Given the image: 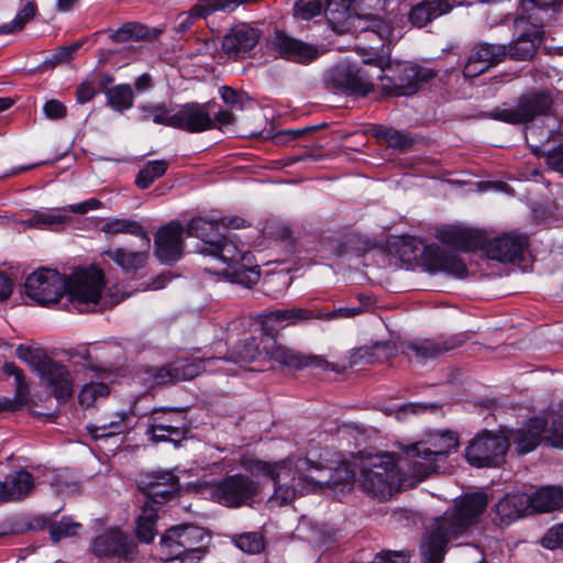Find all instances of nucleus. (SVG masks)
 Wrapping results in <instances>:
<instances>
[{
    "label": "nucleus",
    "mask_w": 563,
    "mask_h": 563,
    "mask_svg": "<svg viewBox=\"0 0 563 563\" xmlns=\"http://www.w3.org/2000/svg\"><path fill=\"white\" fill-rule=\"evenodd\" d=\"M459 446L457 434L452 431L432 432L412 445V451L424 454L438 463L440 459L446 457Z\"/></svg>",
    "instance_id": "nucleus-19"
},
{
    "label": "nucleus",
    "mask_w": 563,
    "mask_h": 563,
    "mask_svg": "<svg viewBox=\"0 0 563 563\" xmlns=\"http://www.w3.org/2000/svg\"><path fill=\"white\" fill-rule=\"evenodd\" d=\"M147 375L148 377L146 378V382L152 386L166 383H177V380L174 379L172 362L165 366L148 369Z\"/></svg>",
    "instance_id": "nucleus-58"
},
{
    "label": "nucleus",
    "mask_w": 563,
    "mask_h": 563,
    "mask_svg": "<svg viewBox=\"0 0 563 563\" xmlns=\"http://www.w3.org/2000/svg\"><path fill=\"white\" fill-rule=\"evenodd\" d=\"M176 129L199 133L216 126L206 103H186L177 107Z\"/></svg>",
    "instance_id": "nucleus-24"
},
{
    "label": "nucleus",
    "mask_w": 563,
    "mask_h": 563,
    "mask_svg": "<svg viewBox=\"0 0 563 563\" xmlns=\"http://www.w3.org/2000/svg\"><path fill=\"white\" fill-rule=\"evenodd\" d=\"M107 106L118 112L129 110L134 104V91L128 84L113 86L104 91Z\"/></svg>",
    "instance_id": "nucleus-43"
},
{
    "label": "nucleus",
    "mask_w": 563,
    "mask_h": 563,
    "mask_svg": "<svg viewBox=\"0 0 563 563\" xmlns=\"http://www.w3.org/2000/svg\"><path fill=\"white\" fill-rule=\"evenodd\" d=\"M371 563H408V556L402 552H382Z\"/></svg>",
    "instance_id": "nucleus-64"
},
{
    "label": "nucleus",
    "mask_w": 563,
    "mask_h": 563,
    "mask_svg": "<svg viewBox=\"0 0 563 563\" xmlns=\"http://www.w3.org/2000/svg\"><path fill=\"white\" fill-rule=\"evenodd\" d=\"M147 36V31L143 25L128 23L111 33V40L117 43L130 40H142Z\"/></svg>",
    "instance_id": "nucleus-53"
},
{
    "label": "nucleus",
    "mask_w": 563,
    "mask_h": 563,
    "mask_svg": "<svg viewBox=\"0 0 563 563\" xmlns=\"http://www.w3.org/2000/svg\"><path fill=\"white\" fill-rule=\"evenodd\" d=\"M200 253L218 261L223 267L217 268L214 273L224 275L232 283L251 287L260 279V266L254 256L241 249L234 236L223 234L212 246L200 249Z\"/></svg>",
    "instance_id": "nucleus-4"
},
{
    "label": "nucleus",
    "mask_w": 563,
    "mask_h": 563,
    "mask_svg": "<svg viewBox=\"0 0 563 563\" xmlns=\"http://www.w3.org/2000/svg\"><path fill=\"white\" fill-rule=\"evenodd\" d=\"M97 93L98 89L96 88L95 80L87 78L77 87L76 101L80 104L87 103L91 101Z\"/></svg>",
    "instance_id": "nucleus-62"
},
{
    "label": "nucleus",
    "mask_w": 563,
    "mask_h": 563,
    "mask_svg": "<svg viewBox=\"0 0 563 563\" xmlns=\"http://www.w3.org/2000/svg\"><path fill=\"white\" fill-rule=\"evenodd\" d=\"M80 528L79 522H75L70 518H63L59 522L51 526L49 534L52 540L57 542L63 538L76 536Z\"/></svg>",
    "instance_id": "nucleus-55"
},
{
    "label": "nucleus",
    "mask_w": 563,
    "mask_h": 563,
    "mask_svg": "<svg viewBox=\"0 0 563 563\" xmlns=\"http://www.w3.org/2000/svg\"><path fill=\"white\" fill-rule=\"evenodd\" d=\"M435 239L461 251H473L484 244V233L482 231L455 225L438 228Z\"/></svg>",
    "instance_id": "nucleus-22"
},
{
    "label": "nucleus",
    "mask_w": 563,
    "mask_h": 563,
    "mask_svg": "<svg viewBox=\"0 0 563 563\" xmlns=\"http://www.w3.org/2000/svg\"><path fill=\"white\" fill-rule=\"evenodd\" d=\"M272 45L283 58L296 63H310L319 55V51L316 46L290 37L282 31L275 32L272 38Z\"/></svg>",
    "instance_id": "nucleus-21"
},
{
    "label": "nucleus",
    "mask_w": 563,
    "mask_h": 563,
    "mask_svg": "<svg viewBox=\"0 0 563 563\" xmlns=\"http://www.w3.org/2000/svg\"><path fill=\"white\" fill-rule=\"evenodd\" d=\"M260 483L245 474H234L219 481L212 488V499L229 508L250 505L260 494Z\"/></svg>",
    "instance_id": "nucleus-11"
},
{
    "label": "nucleus",
    "mask_w": 563,
    "mask_h": 563,
    "mask_svg": "<svg viewBox=\"0 0 563 563\" xmlns=\"http://www.w3.org/2000/svg\"><path fill=\"white\" fill-rule=\"evenodd\" d=\"M142 489L152 505L170 499L179 489L178 478L169 471L153 472L142 482Z\"/></svg>",
    "instance_id": "nucleus-23"
},
{
    "label": "nucleus",
    "mask_w": 563,
    "mask_h": 563,
    "mask_svg": "<svg viewBox=\"0 0 563 563\" xmlns=\"http://www.w3.org/2000/svg\"><path fill=\"white\" fill-rule=\"evenodd\" d=\"M225 362L223 358L213 356H203L201 358L177 357L172 361L174 379L177 382L190 380L202 372H216L220 367H216V363Z\"/></svg>",
    "instance_id": "nucleus-32"
},
{
    "label": "nucleus",
    "mask_w": 563,
    "mask_h": 563,
    "mask_svg": "<svg viewBox=\"0 0 563 563\" xmlns=\"http://www.w3.org/2000/svg\"><path fill=\"white\" fill-rule=\"evenodd\" d=\"M67 279L55 269L41 268L25 282V294L34 302L48 306L66 294Z\"/></svg>",
    "instance_id": "nucleus-14"
},
{
    "label": "nucleus",
    "mask_w": 563,
    "mask_h": 563,
    "mask_svg": "<svg viewBox=\"0 0 563 563\" xmlns=\"http://www.w3.org/2000/svg\"><path fill=\"white\" fill-rule=\"evenodd\" d=\"M321 0H299L295 3L294 15L301 20H310L322 11Z\"/></svg>",
    "instance_id": "nucleus-57"
},
{
    "label": "nucleus",
    "mask_w": 563,
    "mask_h": 563,
    "mask_svg": "<svg viewBox=\"0 0 563 563\" xmlns=\"http://www.w3.org/2000/svg\"><path fill=\"white\" fill-rule=\"evenodd\" d=\"M244 465L252 475L267 476L274 482V494L268 503L278 507L289 504L298 495L321 490L323 485L344 493L350 492L355 483V472L346 463L340 464L334 471L320 467L309 459H287L274 463L256 460Z\"/></svg>",
    "instance_id": "nucleus-1"
},
{
    "label": "nucleus",
    "mask_w": 563,
    "mask_h": 563,
    "mask_svg": "<svg viewBox=\"0 0 563 563\" xmlns=\"http://www.w3.org/2000/svg\"><path fill=\"white\" fill-rule=\"evenodd\" d=\"M101 231L106 234H120L128 233L139 236L143 240V246L146 249L151 247V239L143 227L130 219H110L104 222L101 227Z\"/></svg>",
    "instance_id": "nucleus-41"
},
{
    "label": "nucleus",
    "mask_w": 563,
    "mask_h": 563,
    "mask_svg": "<svg viewBox=\"0 0 563 563\" xmlns=\"http://www.w3.org/2000/svg\"><path fill=\"white\" fill-rule=\"evenodd\" d=\"M316 319H327L332 320L336 318H352L360 313H362V308L355 307V308H347V307H341L334 310H314Z\"/></svg>",
    "instance_id": "nucleus-61"
},
{
    "label": "nucleus",
    "mask_w": 563,
    "mask_h": 563,
    "mask_svg": "<svg viewBox=\"0 0 563 563\" xmlns=\"http://www.w3.org/2000/svg\"><path fill=\"white\" fill-rule=\"evenodd\" d=\"M506 55L507 47L505 45L484 43L474 47L468 57L489 69L500 63Z\"/></svg>",
    "instance_id": "nucleus-42"
},
{
    "label": "nucleus",
    "mask_w": 563,
    "mask_h": 563,
    "mask_svg": "<svg viewBox=\"0 0 563 563\" xmlns=\"http://www.w3.org/2000/svg\"><path fill=\"white\" fill-rule=\"evenodd\" d=\"M142 120H152L156 124L166 125L176 129L177 124V107L169 108L166 104L142 106Z\"/></svg>",
    "instance_id": "nucleus-44"
},
{
    "label": "nucleus",
    "mask_w": 563,
    "mask_h": 563,
    "mask_svg": "<svg viewBox=\"0 0 563 563\" xmlns=\"http://www.w3.org/2000/svg\"><path fill=\"white\" fill-rule=\"evenodd\" d=\"M168 169V162L165 159H155L148 162L137 173L135 184L141 189L148 188L156 179L166 174Z\"/></svg>",
    "instance_id": "nucleus-47"
},
{
    "label": "nucleus",
    "mask_w": 563,
    "mask_h": 563,
    "mask_svg": "<svg viewBox=\"0 0 563 563\" xmlns=\"http://www.w3.org/2000/svg\"><path fill=\"white\" fill-rule=\"evenodd\" d=\"M530 499L527 493L505 495L495 506V515L499 525L508 526L514 521L530 515Z\"/></svg>",
    "instance_id": "nucleus-27"
},
{
    "label": "nucleus",
    "mask_w": 563,
    "mask_h": 563,
    "mask_svg": "<svg viewBox=\"0 0 563 563\" xmlns=\"http://www.w3.org/2000/svg\"><path fill=\"white\" fill-rule=\"evenodd\" d=\"M34 487L33 476L25 470L12 472L0 483L2 501L19 500L29 495Z\"/></svg>",
    "instance_id": "nucleus-35"
},
{
    "label": "nucleus",
    "mask_w": 563,
    "mask_h": 563,
    "mask_svg": "<svg viewBox=\"0 0 563 563\" xmlns=\"http://www.w3.org/2000/svg\"><path fill=\"white\" fill-rule=\"evenodd\" d=\"M110 394L108 385L103 383H88L79 390L78 400L82 407L92 406L99 398H106Z\"/></svg>",
    "instance_id": "nucleus-51"
},
{
    "label": "nucleus",
    "mask_w": 563,
    "mask_h": 563,
    "mask_svg": "<svg viewBox=\"0 0 563 563\" xmlns=\"http://www.w3.org/2000/svg\"><path fill=\"white\" fill-rule=\"evenodd\" d=\"M220 229L219 221L197 217L187 224L186 234L200 239L202 242L201 249H206L212 246L224 234L220 232Z\"/></svg>",
    "instance_id": "nucleus-40"
},
{
    "label": "nucleus",
    "mask_w": 563,
    "mask_h": 563,
    "mask_svg": "<svg viewBox=\"0 0 563 563\" xmlns=\"http://www.w3.org/2000/svg\"><path fill=\"white\" fill-rule=\"evenodd\" d=\"M156 520L157 509L150 501H146L136 521V536L141 541L150 543L154 540Z\"/></svg>",
    "instance_id": "nucleus-45"
},
{
    "label": "nucleus",
    "mask_w": 563,
    "mask_h": 563,
    "mask_svg": "<svg viewBox=\"0 0 563 563\" xmlns=\"http://www.w3.org/2000/svg\"><path fill=\"white\" fill-rule=\"evenodd\" d=\"M29 401V386H22L15 389L13 398L0 399V413L13 412L21 409Z\"/></svg>",
    "instance_id": "nucleus-56"
},
{
    "label": "nucleus",
    "mask_w": 563,
    "mask_h": 563,
    "mask_svg": "<svg viewBox=\"0 0 563 563\" xmlns=\"http://www.w3.org/2000/svg\"><path fill=\"white\" fill-rule=\"evenodd\" d=\"M544 432L545 420L542 418H532L525 427L507 432L506 438L508 439V446L512 443L516 445L518 454H527L534 450L542 440L544 441Z\"/></svg>",
    "instance_id": "nucleus-25"
},
{
    "label": "nucleus",
    "mask_w": 563,
    "mask_h": 563,
    "mask_svg": "<svg viewBox=\"0 0 563 563\" xmlns=\"http://www.w3.org/2000/svg\"><path fill=\"white\" fill-rule=\"evenodd\" d=\"M374 131L375 136L380 141H385L388 144V146L395 148H406L409 147L411 144V141L397 130L379 126Z\"/></svg>",
    "instance_id": "nucleus-52"
},
{
    "label": "nucleus",
    "mask_w": 563,
    "mask_h": 563,
    "mask_svg": "<svg viewBox=\"0 0 563 563\" xmlns=\"http://www.w3.org/2000/svg\"><path fill=\"white\" fill-rule=\"evenodd\" d=\"M260 33L256 29L239 24L224 36L222 47L228 55L239 57L254 48Z\"/></svg>",
    "instance_id": "nucleus-29"
},
{
    "label": "nucleus",
    "mask_w": 563,
    "mask_h": 563,
    "mask_svg": "<svg viewBox=\"0 0 563 563\" xmlns=\"http://www.w3.org/2000/svg\"><path fill=\"white\" fill-rule=\"evenodd\" d=\"M364 66L344 64L338 66L332 73V81L347 93L366 96L374 91L376 77L374 71L375 57L363 58Z\"/></svg>",
    "instance_id": "nucleus-13"
},
{
    "label": "nucleus",
    "mask_w": 563,
    "mask_h": 563,
    "mask_svg": "<svg viewBox=\"0 0 563 563\" xmlns=\"http://www.w3.org/2000/svg\"><path fill=\"white\" fill-rule=\"evenodd\" d=\"M188 431L185 412L176 409H155L148 417L146 433L154 442H178Z\"/></svg>",
    "instance_id": "nucleus-15"
},
{
    "label": "nucleus",
    "mask_w": 563,
    "mask_h": 563,
    "mask_svg": "<svg viewBox=\"0 0 563 563\" xmlns=\"http://www.w3.org/2000/svg\"><path fill=\"white\" fill-rule=\"evenodd\" d=\"M131 412L118 411L102 416L97 423L87 426V431L95 438H107L123 434L132 429Z\"/></svg>",
    "instance_id": "nucleus-30"
},
{
    "label": "nucleus",
    "mask_w": 563,
    "mask_h": 563,
    "mask_svg": "<svg viewBox=\"0 0 563 563\" xmlns=\"http://www.w3.org/2000/svg\"><path fill=\"white\" fill-rule=\"evenodd\" d=\"M543 27L544 26L531 25V23H526L525 29L516 27L521 34L509 44L507 55L516 60H528L532 58L540 44Z\"/></svg>",
    "instance_id": "nucleus-28"
},
{
    "label": "nucleus",
    "mask_w": 563,
    "mask_h": 563,
    "mask_svg": "<svg viewBox=\"0 0 563 563\" xmlns=\"http://www.w3.org/2000/svg\"><path fill=\"white\" fill-rule=\"evenodd\" d=\"M231 541L236 548L247 554L261 553L265 548L264 537L257 531L233 534Z\"/></svg>",
    "instance_id": "nucleus-48"
},
{
    "label": "nucleus",
    "mask_w": 563,
    "mask_h": 563,
    "mask_svg": "<svg viewBox=\"0 0 563 563\" xmlns=\"http://www.w3.org/2000/svg\"><path fill=\"white\" fill-rule=\"evenodd\" d=\"M390 251L402 263L411 264L421 260L432 273L441 272L457 278L467 276L466 264L457 254L444 251L435 244L423 245L421 240L415 236L397 238L391 243Z\"/></svg>",
    "instance_id": "nucleus-3"
},
{
    "label": "nucleus",
    "mask_w": 563,
    "mask_h": 563,
    "mask_svg": "<svg viewBox=\"0 0 563 563\" xmlns=\"http://www.w3.org/2000/svg\"><path fill=\"white\" fill-rule=\"evenodd\" d=\"M36 12V3L34 1H26L25 5L18 11L15 18L11 22L0 25V34L20 32L25 24L35 16Z\"/></svg>",
    "instance_id": "nucleus-50"
},
{
    "label": "nucleus",
    "mask_w": 563,
    "mask_h": 563,
    "mask_svg": "<svg viewBox=\"0 0 563 563\" xmlns=\"http://www.w3.org/2000/svg\"><path fill=\"white\" fill-rule=\"evenodd\" d=\"M402 465L396 464L391 455H375L364 461L361 467V485L367 494L378 499H388L402 489L399 473Z\"/></svg>",
    "instance_id": "nucleus-8"
},
{
    "label": "nucleus",
    "mask_w": 563,
    "mask_h": 563,
    "mask_svg": "<svg viewBox=\"0 0 563 563\" xmlns=\"http://www.w3.org/2000/svg\"><path fill=\"white\" fill-rule=\"evenodd\" d=\"M541 544L548 550L563 549V522L548 529L541 539Z\"/></svg>",
    "instance_id": "nucleus-59"
},
{
    "label": "nucleus",
    "mask_w": 563,
    "mask_h": 563,
    "mask_svg": "<svg viewBox=\"0 0 563 563\" xmlns=\"http://www.w3.org/2000/svg\"><path fill=\"white\" fill-rule=\"evenodd\" d=\"M528 246V239L523 234L505 233L490 241H486L479 246L484 249L486 255L498 262H515L523 257V252Z\"/></svg>",
    "instance_id": "nucleus-18"
},
{
    "label": "nucleus",
    "mask_w": 563,
    "mask_h": 563,
    "mask_svg": "<svg viewBox=\"0 0 563 563\" xmlns=\"http://www.w3.org/2000/svg\"><path fill=\"white\" fill-rule=\"evenodd\" d=\"M553 134L554 129L540 131L536 125H530L526 129V141L536 154H540L543 152L542 147L549 142Z\"/></svg>",
    "instance_id": "nucleus-54"
},
{
    "label": "nucleus",
    "mask_w": 563,
    "mask_h": 563,
    "mask_svg": "<svg viewBox=\"0 0 563 563\" xmlns=\"http://www.w3.org/2000/svg\"><path fill=\"white\" fill-rule=\"evenodd\" d=\"M208 534L195 525L169 528L161 538V554L165 563H198L206 553Z\"/></svg>",
    "instance_id": "nucleus-7"
},
{
    "label": "nucleus",
    "mask_w": 563,
    "mask_h": 563,
    "mask_svg": "<svg viewBox=\"0 0 563 563\" xmlns=\"http://www.w3.org/2000/svg\"><path fill=\"white\" fill-rule=\"evenodd\" d=\"M133 541L119 529H110L96 537L91 542V552L99 558L126 556L132 552Z\"/></svg>",
    "instance_id": "nucleus-26"
},
{
    "label": "nucleus",
    "mask_w": 563,
    "mask_h": 563,
    "mask_svg": "<svg viewBox=\"0 0 563 563\" xmlns=\"http://www.w3.org/2000/svg\"><path fill=\"white\" fill-rule=\"evenodd\" d=\"M314 310L305 308L279 309L262 314L263 324L269 330H278L288 325L303 323L316 319Z\"/></svg>",
    "instance_id": "nucleus-34"
},
{
    "label": "nucleus",
    "mask_w": 563,
    "mask_h": 563,
    "mask_svg": "<svg viewBox=\"0 0 563 563\" xmlns=\"http://www.w3.org/2000/svg\"><path fill=\"white\" fill-rule=\"evenodd\" d=\"M245 352H239V356L245 362H253L256 358L265 357L274 361L282 367L289 369H302L305 367H320L327 371H334V365L319 355H306L280 343L272 335H263L260 343L250 340L244 343Z\"/></svg>",
    "instance_id": "nucleus-6"
},
{
    "label": "nucleus",
    "mask_w": 563,
    "mask_h": 563,
    "mask_svg": "<svg viewBox=\"0 0 563 563\" xmlns=\"http://www.w3.org/2000/svg\"><path fill=\"white\" fill-rule=\"evenodd\" d=\"M103 278L101 269L90 267L67 280L66 295L79 312L95 310L104 288Z\"/></svg>",
    "instance_id": "nucleus-9"
},
{
    "label": "nucleus",
    "mask_w": 563,
    "mask_h": 563,
    "mask_svg": "<svg viewBox=\"0 0 563 563\" xmlns=\"http://www.w3.org/2000/svg\"><path fill=\"white\" fill-rule=\"evenodd\" d=\"M452 347V344L441 339H424L408 343L405 353L410 362L423 363Z\"/></svg>",
    "instance_id": "nucleus-37"
},
{
    "label": "nucleus",
    "mask_w": 563,
    "mask_h": 563,
    "mask_svg": "<svg viewBox=\"0 0 563 563\" xmlns=\"http://www.w3.org/2000/svg\"><path fill=\"white\" fill-rule=\"evenodd\" d=\"M362 31H368L376 33L382 40L390 41L393 35V27L388 22L374 18L372 20L371 26H362L360 27Z\"/></svg>",
    "instance_id": "nucleus-63"
},
{
    "label": "nucleus",
    "mask_w": 563,
    "mask_h": 563,
    "mask_svg": "<svg viewBox=\"0 0 563 563\" xmlns=\"http://www.w3.org/2000/svg\"><path fill=\"white\" fill-rule=\"evenodd\" d=\"M374 71L379 81L377 88L388 97L412 96L421 84L434 76L432 69L408 62H391L383 56H375Z\"/></svg>",
    "instance_id": "nucleus-5"
},
{
    "label": "nucleus",
    "mask_w": 563,
    "mask_h": 563,
    "mask_svg": "<svg viewBox=\"0 0 563 563\" xmlns=\"http://www.w3.org/2000/svg\"><path fill=\"white\" fill-rule=\"evenodd\" d=\"M408 455L412 459L407 471H400L399 476L402 489L411 488L418 483L426 479L429 475L438 472V463L431 457H424V454L419 456L412 451V445L407 449Z\"/></svg>",
    "instance_id": "nucleus-31"
},
{
    "label": "nucleus",
    "mask_w": 563,
    "mask_h": 563,
    "mask_svg": "<svg viewBox=\"0 0 563 563\" xmlns=\"http://www.w3.org/2000/svg\"><path fill=\"white\" fill-rule=\"evenodd\" d=\"M543 438L550 446L563 449V420H554L550 428L545 427Z\"/></svg>",
    "instance_id": "nucleus-60"
},
{
    "label": "nucleus",
    "mask_w": 563,
    "mask_h": 563,
    "mask_svg": "<svg viewBox=\"0 0 563 563\" xmlns=\"http://www.w3.org/2000/svg\"><path fill=\"white\" fill-rule=\"evenodd\" d=\"M38 375L59 402H66L71 398L74 385L67 366L51 360Z\"/></svg>",
    "instance_id": "nucleus-20"
},
{
    "label": "nucleus",
    "mask_w": 563,
    "mask_h": 563,
    "mask_svg": "<svg viewBox=\"0 0 563 563\" xmlns=\"http://www.w3.org/2000/svg\"><path fill=\"white\" fill-rule=\"evenodd\" d=\"M561 14H563V0H521L515 27L525 29L526 23L537 26L551 25Z\"/></svg>",
    "instance_id": "nucleus-16"
},
{
    "label": "nucleus",
    "mask_w": 563,
    "mask_h": 563,
    "mask_svg": "<svg viewBox=\"0 0 563 563\" xmlns=\"http://www.w3.org/2000/svg\"><path fill=\"white\" fill-rule=\"evenodd\" d=\"M16 356L27 363L37 374L49 363L52 358L40 347H31L20 344L16 347Z\"/></svg>",
    "instance_id": "nucleus-49"
},
{
    "label": "nucleus",
    "mask_w": 563,
    "mask_h": 563,
    "mask_svg": "<svg viewBox=\"0 0 563 563\" xmlns=\"http://www.w3.org/2000/svg\"><path fill=\"white\" fill-rule=\"evenodd\" d=\"M530 514L552 512L563 508V488L558 486H544L529 494Z\"/></svg>",
    "instance_id": "nucleus-38"
},
{
    "label": "nucleus",
    "mask_w": 563,
    "mask_h": 563,
    "mask_svg": "<svg viewBox=\"0 0 563 563\" xmlns=\"http://www.w3.org/2000/svg\"><path fill=\"white\" fill-rule=\"evenodd\" d=\"M451 10L452 5L446 0L421 1L411 8L408 20L413 26L423 27Z\"/></svg>",
    "instance_id": "nucleus-36"
},
{
    "label": "nucleus",
    "mask_w": 563,
    "mask_h": 563,
    "mask_svg": "<svg viewBox=\"0 0 563 563\" xmlns=\"http://www.w3.org/2000/svg\"><path fill=\"white\" fill-rule=\"evenodd\" d=\"M358 0H327L325 15L333 29L350 30L360 27L361 16L352 12V5L357 4Z\"/></svg>",
    "instance_id": "nucleus-33"
},
{
    "label": "nucleus",
    "mask_w": 563,
    "mask_h": 563,
    "mask_svg": "<svg viewBox=\"0 0 563 563\" xmlns=\"http://www.w3.org/2000/svg\"><path fill=\"white\" fill-rule=\"evenodd\" d=\"M507 451L508 439L505 433L484 431L470 442L465 457L473 466L494 467L505 461Z\"/></svg>",
    "instance_id": "nucleus-12"
},
{
    "label": "nucleus",
    "mask_w": 563,
    "mask_h": 563,
    "mask_svg": "<svg viewBox=\"0 0 563 563\" xmlns=\"http://www.w3.org/2000/svg\"><path fill=\"white\" fill-rule=\"evenodd\" d=\"M67 212L69 211L64 210V208L54 211H35L23 221V224L30 228L49 229L68 221L70 218Z\"/></svg>",
    "instance_id": "nucleus-46"
},
{
    "label": "nucleus",
    "mask_w": 563,
    "mask_h": 563,
    "mask_svg": "<svg viewBox=\"0 0 563 563\" xmlns=\"http://www.w3.org/2000/svg\"><path fill=\"white\" fill-rule=\"evenodd\" d=\"M131 251L124 247L108 250L106 255L113 261L124 273H135L143 268L148 260V250Z\"/></svg>",
    "instance_id": "nucleus-39"
},
{
    "label": "nucleus",
    "mask_w": 563,
    "mask_h": 563,
    "mask_svg": "<svg viewBox=\"0 0 563 563\" xmlns=\"http://www.w3.org/2000/svg\"><path fill=\"white\" fill-rule=\"evenodd\" d=\"M155 254L163 264L177 262L184 251V227L172 221L161 228L155 236Z\"/></svg>",
    "instance_id": "nucleus-17"
},
{
    "label": "nucleus",
    "mask_w": 563,
    "mask_h": 563,
    "mask_svg": "<svg viewBox=\"0 0 563 563\" xmlns=\"http://www.w3.org/2000/svg\"><path fill=\"white\" fill-rule=\"evenodd\" d=\"M487 496L484 493L467 494L454 507L437 518L421 543L424 563H441L446 544L463 534L486 509Z\"/></svg>",
    "instance_id": "nucleus-2"
},
{
    "label": "nucleus",
    "mask_w": 563,
    "mask_h": 563,
    "mask_svg": "<svg viewBox=\"0 0 563 563\" xmlns=\"http://www.w3.org/2000/svg\"><path fill=\"white\" fill-rule=\"evenodd\" d=\"M552 104L553 98L549 91H529L519 98L515 107L496 109L493 118L511 124L526 123L538 117H547Z\"/></svg>",
    "instance_id": "nucleus-10"
}]
</instances>
